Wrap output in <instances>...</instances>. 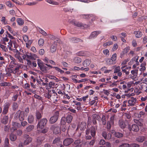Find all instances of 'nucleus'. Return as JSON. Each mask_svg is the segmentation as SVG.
<instances>
[{"mask_svg": "<svg viewBox=\"0 0 147 147\" xmlns=\"http://www.w3.org/2000/svg\"><path fill=\"white\" fill-rule=\"evenodd\" d=\"M90 133L91 136L94 138L96 134V131L95 127H91L90 129L87 128L86 131V139L87 140L90 139L92 138L91 136L88 135Z\"/></svg>", "mask_w": 147, "mask_h": 147, "instance_id": "nucleus-1", "label": "nucleus"}, {"mask_svg": "<svg viewBox=\"0 0 147 147\" xmlns=\"http://www.w3.org/2000/svg\"><path fill=\"white\" fill-rule=\"evenodd\" d=\"M37 64L40 69L43 72L46 73L49 70V69L46 66L45 64L42 62L39 59H37Z\"/></svg>", "mask_w": 147, "mask_h": 147, "instance_id": "nucleus-2", "label": "nucleus"}, {"mask_svg": "<svg viewBox=\"0 0 147 147\" xmlns=\"http://www.w3.org/2000/svg\"><path fill=\"white\" fill-rule=\"evenodd\" d=\"M37 55L35 54H32L30 53L26 52L23 54L22 57L23 59L24 60H26V57H27L28 59L32 60H34V57H36Z\"/></svg>", "mask_w": 147, "mask_h": 147, "instance_id": "nucleus-3", "label": "nucleus"}, {"mask_svg": "<svg viewBox=\"0 0 147 147\" xmlns=\"http://www.w3.org/2000/svg\"><path fill=\"white\" fill-rule=\"evenodd\" d=\"M128 106H134L136 105L137 103V100L136 98L131 97L128 101Z\"/></svg>", "mask_w": 147, "mask_h": 147, "instance_id": "nucleus-4", "label": "nucleus"}, {"mask_svg": "<svg viewBox=\"0 0 147 147\" xmlns=\"http://www.w3.org/2000/svg\"><path fill=\"white\" fill-rule=\"evenodd\" d=\"M113 67H115L114 73V74L117 73V76L119 77H121L122 75V73L121 71L120 67L119 66H114Z\"/></svg>", "mask_w": 147, "mask_h": 147, "instance_id": "nucleus-5", "label": "nucleus"}, {"mask_svg": "<svg viewBox=\"0 0 147 147\" xmlns=\"http://www.w3.org/2000/svg\"><path fill=\"white\" fill-rule=\"evenodd\" d=\"M14 118L16 119H24V116L22 112L20 113L19 112H18L15 114Z\"/></svg>", "mask_w": 147, "mask_h": 147, "instance_id": "nucleus-6", "label": "nucleus"}, {"mask_svg": "<svg viewBox=\"0 0 147 147\" xmlns=\"http://www.w3.org/2000/svg\"><path fill=\"white\" fill-rule=\"evenodd\" d=\"M101 31H95L92 32L90 36L89 37V38L92 39L96 38L98 35L101 33Z\"/></svg>", "mask_w": 147, "mask_h": 147, "instance_id": "nucleus-7", "label": "nucleus"}, {"mask_svg": "<svg viewBox=\"0 0 147 147\" xmlns=\"http://www.w3.org/2000/svg\"><path fill=\"white\" fill-rule=\"evenodd\" d=\"M73 142L74 140L72 138H67L64 140L63 142V144L64 145L67 146L69 145Z\"/></svg>", "mask_w": 147, "mask_h": 147, "instance_id": "nucleus-8", "label": "nucleus"}, {"mask_svg": "<svg viewBox=\"0 0 147 147\" xmlns=\"http://www.w3.org/2000/svg\"><path fill=\"white\" fill-rule=\"evenodd\" d=\"M47 120H39L37 125L38 127L42 129L46 124Z\"/></svg>", "mask_w": 147, "mask_h": 147, "instance_id": "nucleus-9", "label": "nucleus"}, {"mask_svg": "<svg viewBox=\"0 0 147 147\" xmlns=\"http://www.w3.org/2000/svg\"><path fill=\"white\" fill-rule=\"evenodd\" d=\"M74 143L76 144V147H86L84 146L86 144L82 142L80 140H77L74 141Z\"/></svg>", "mask_w": 147, "mask_h": 147, "instance_id": "nucleus-10", "label": "nucleus"}, {"mask_svg": "<svg viewBox=\"0 0 147 147\" xmlns=\"http://www.w3.org/2000/svg\"><path fill=\"white\" fill-rule=\"evenodd\" d=\"M10 105V103L9 102H6L4 104L3 111V113L4 114H5L7 113Z\"/></svg>", "mask_w": 147, "mask_h": 147, "instance_id": "nucleus-11", "label": "nucleus"}, {"mask_svg": "<svg viewBox=\"0 0 147 147\" xmlns=\"http://www.w3.org/2000/svg\"><path fill=\"white\" fill-rule=\"evenodd\" d=\"M127 120H119V123L120 127L121 128H124L125 127L126 125L128 124L126 122Z\"/></svg>", "mask_w": 147, "mask_h": 147, "instance_id": "nucleus-12", "label": "nucleus"}, {"mask_svg": "<svg viewBox=\"0 0 147 147\" xmlns=\"http://www.w3.org/2000/svg\"><path fill=\"white\" fill-rule=\"evenodd\" d=\"M138 56H136L135 57L133 58L130 62H129V65H132L134 63H138L137 65H139V63L138 61Z\"/></svg>", "mask_w": 147, "mask_h": 147, "instance_id": "nucleus-13", "label": "nucleus"}, {"mask_svg": "<svg viewBox=\"0 0 147 147\" xmlns=\"http://www.w3.org/2000/svg\"><path fill=\"white\" fill-rule=\"evenodd\" d=\"M57 48V45L55 43V41L53 44L51 45V51L53 53L55 52L56 51Z\"/></svg>", "mask_w": 147, "mask_h": 147, "instance_id": "nucleus-14", "label": "nucleus"}, {"mask_svg": "<svg viewBox=\"0 0 147 147\" xmlns=\"http://www.w3.org/2000/svg\"><path fill=\"white\" fill-rule=\"evenodd\" d=\"M126 82L125 81L121 82L120 83V85L119 86V88L121 89L125 90L127 88Z\"/></svg>", "mask_w": 147, "mask_h": 147, "instance_id": "nucleus-15", "label": "nucleus"}, {"mask_svg": "<svg viewBox=\"0 0 147 147\" xmlns=\"http://www.w3.org/2000/svg\"><path fill=\"white\" fill-rule=\"evenodd\" d=\"M21 53H20L17 54H14V57L16 58L17 59H18L19 61L21 63H23V59L20 56Z\"/></svg>", "mask_w": 147, "mask_h": 147, "instance_id": "nucleus-16", "label": "nucleus"}, {"mask_svg": "<svg viewBox=\"0 0 147 147\" xmlns=\"http://www.w3.org/2000/svg\"><path fill=\"white\" fill-rule=\"evenodd\" d=\"M131 129L134 131L137 132L139 130V127L137 125L134 124L132 125Z\"/></svg>", "mask_w": 147, "mask_h": 147, "instance_id": "nucleus-17", "label": "nucleus"}, {"mask_svg": "<svg viewBox=\"0 0 147 147\" xmlns=\"http://www.w3.org/2000/svg\"><path fill=\"white\" fill-rule=\"evenodd\" d=\"M106 62L107 65H111L114 64L116 62L113 61L111 58H107L106 60Z\"/></svg>", "mask_w": 147, "mask_h": 147, "instance_id": "nucleus-18", "label": "nucleus"}, {"mask_svg": "<svg viewBox=\"0 0 147 147\" xmlns=\"http://www.w3.org/2000/svg\"><path fill=\"white\" fill-rule=\"evenodd\" d=\"M12 124L13 127L11 128H12V129H13V130H16L17 128L20 125V123L14 122H13L12 123Z\"/></svg>", "mask_w": 147, "mask_h": 147, "instance_id": "nucleus-19", "label": "nucleus"}, {"mask_svg": "<svg viewBox=\"0 0 147 147\" xmlns=\"http://www.w3.org/2000/svg\"><path fill=\"white\" fill-rule=\"evenodd\" d=\"M146 139V138L144 136H139L137 138L136 140L138 142H142Z\"/></svg>", "mask_w": 147, "mask_h": 147, "instance_id": "nucleus-20", "label": "nucleus"}, {"mask_svg": "<svg viewBox=\"0 0 147 147\" xmlns=\"http://www.w3.org/2000/svg\"><path fill=\"white\" fill-rule=\"evenodd\" d=\"M114 120H110L108 121L107 124V128L108 129H110L111 127V125L114 123Z\"/></svg>", "mask_w": 147, "mask_h": 147, "instance_id": "nucleus-21", "label": "nucleus"}, {"mask_svg": "<svg viewBox=\"0 0 147 147\" xmlns=\"http://www.w3.org/2000/svg\"><path fill=\"white\" fill-rule=\"evenodd\" d=\"M71 40L73 42L76 43L79 42H82L83 40L78 38H71Z\"/></svg>", "mask_w": 147, "mask_h": 147, "instance_id": "nucleus-22", "label": "nucleus"}, {"mask_svg": "<svg viewBox=\"0 0 147 147\" xmlns=\"http://www.w3.org/2000/svg\"><path fill=\"white\" fill-rule=\"evenodd\" d=\"M131 74L133 75V76H131V78L134 79L135 77V76H137L138 73V70L135 69L131 71Z\"/></svg>", "mask_w": 147, "mask_h": 147, "instance_id": "nucleus-23", "label": "nucleus"}, {"mask_svg": "<svg viewBox=\"0 0 147 147\" xmlns=\"http://www.w3.org/2000/svg\"><path fill=\"white\" fill-rule=\"evenodd\" d=\"M60 138L59 137H58L55 138L53 141L52 144H56L57 145L58 144H60Z\"/></svg>", "mask_w": 147, "mask_h": 147, "instance_id": "nucleus-24", "label": "nucleus"}, {"mask_svg": "<svg viewBox=\"0 0 147 147\" xmlns=\"http://www.w3.org/2000/svg\"><path fill=\"white\" fill-rule=\"evenodd\" d=\"M90 61L88 59H86L83 62V65L84 67H86L90 64Z\"/></svg>", "mask_w": 147, "mask_h": 147, "instance_id": "nucleus-25", "label": "nucleus"}, {"mask_svg": "<svg viewBox=\"0 0 147 147\" xmlns=\"http://www.w3.org/2000/svg\"><path fill=\"white\" fill-rule=\"evenodd\" d=\"M134 33L135 34L136 37L137 38L141 37L142 35V32L140 31H135Z\"/></svg>", "mask_w": 147, "mask_h": 147, "instance_id": "nucleus-26", "label": "nucleus"}, {"mask_svg": "<svg viewBox=\"0 0 147 147\" xmlns=\"http://www.w3.org/2000/svg\"><path fill=\"white\" fill-rule=\"evenodd\" d=\"M17 139V137L15 134L11 133L10 135V139L12 141H15Z\"/></svg>", "mask_w": 147, "mask_h": 147, "instance_id": "nucleus-27", "label": "nucleus"}, {"mask_svg": "<svg viewBox=\"0 0 147 147\" xmlns=\"http://www.w3.org/2000/svg\"><path fill=\"white\" fill-rule=\"evenodd\" d=\"M77 75H72L71 76V78L72 80H73V82L75 83H77L78 81L76 79L77 77Z\"/></svg>", "mask_w": 147, "mask_h": 147, "instance_id": "nucleus-28", "label": "nucleus"}, {"mask_svg": "<svg viewBox=\"0 0 147 147\" xmlns=\"http://www.w3.org/2000/svg\"><path fill=\"white\" fill-rule=\"evenodd\" d=\"M74 61L75 63L78 64L81 62L82 59L79 57H75L74 58Z\"/></svg>", "mask_w": 147, "mask_h": 147, "instance_id": "nucleus-29", "label": "nucleus"}, {"mask_svg": "<svg viewBox=\"0 0 147 147\" xmlns=\"http://www.w3.org/2000/svg\"><path fill=\"white\" fill-rule=\"evenodd\" d=\"M60 131V128L58 127H55L53 130V132L54 134H57L59 133Z\"/></svg>", "mask_w": 147, "mask_h": 147, "instance_id": "nucleus-30", "label": "nucleus"}, {"mask_svg": "<svg viewBox=\"0 0 147 147\" xmlns=\"http://www.w3.org/2000/svg\"><path fill=\"white\" fill-rule=\"evenodd\" d=\"M72 24L78 27H82V24L81 23L75 21H73L72 22Z\"/></svg>", "mask_w": 147, "mask_h": 147, "instance_id": "nucleus-31", "label": "nucleus"}, {"mask_svg": "<svg viewBox=\"0 0 147 147\" xmlns=\"http://www.w3.org/2000/svg\"><path fill=\"white\" fill-rule=\"evenodd\" d=\"M33 40H30L28 41L26 43V47L27 48H30L31 47V45L32 42Z\"/></svg>", "mask_w": 147, "mask_h": 147, "instance_id": "nucleus-32", "label": "nucleus"}, {"mask_svg": "<svg viewBox=\"0 0 147 147\" xmlns=\"http://www.w3.org/2000/svg\"><path fill=\"white\" fill-rule=\"evenodd\" d=\"M32 140V138H31L26 139L24 141V144L25 145L28 144L31 142Z\"/></svg>", "mask_w": 147, "mask_h": 147, "instance_id": "nucleus-33", "label": "nucleus"}, {"mask_svg": "<svg viewBox=\"0 0 147 147\" xmlns=\"http://www.w3.org/2000/svg\"><path fill=\"white\" fill-rule=\"evenodd\" d=\"M18 107V105L17 103L16 102H13L12 103V107L13 110H17Z\"/></svg>", "mask_w": 147, "mask_h": 147, "instance_id": "nucleus-34", "label": "nucleus"}, {"mask_svg": "<svg viewBox=\"0 0 147 147\" xmlns=\"http://www.w3.org/2000/svg\"><path fill=\"white\" fill-rule=\"evenodd\" d=\"M17 22L18 24L19 25H22L24 23V21L21 18H18L17 20Z\"/></svg>", "mask_w": 147, "mask_h": 147, "instance_id": "nucleus-35", "label": "nucleus"}, {"mask_svg": "<svg viewBox=\"0 0 147 147\" xmlns=\"http://www.w3.org/2000/svg\"><path fill=\"white\" fill-rule=\"evenodd\" d=\"M48 78L49 79L55 80L57 82H58L59 81V80L55 76L52 75H49L48 76Z\"/></svg>", "mask_w": 147, "mask_h": 147, "instance_id": "nucleus-36", "label": "nucleus"}, {"mask_svg": "<svg viewBox=\"0 0 147 147\" xmlns=\"http://www.w3.org/2000/svg\"><path fill=\"white\" fill-rule=\"evenodd\" d=\"M34 128L33 125H29L26 128V131L27 132H29L31 131Z\"/></svg>", "mask_w": 147, "mask_h": 147, "instance_id": "nucleus-37", "label": "nucleus"}, {"mask_svg": "<svg viewBox=\"0 0 147 147\" xmlns=\"http://www.w3.org/2000/svg\"><path fill=\"white\" fill-rule=\"evenodd\" d=\"M115 136L116 137L120 138L123 137V134L119 132H115Z\"/></svg>", "mask_w": 147, "mask_h": 147, "instance_id": "nucleus-38", "label": "nucleus"}, {"mask_svg": "<svg viewBox=\"0 0 147 147\" xmlns=\"http://www.w3.org/2000/svg\"><path fill=\"white\" fill-rule=\"evenodd\" d=\"M103 53L104 55L107 57H108L109 55V51L107 49H105L103 51Z\"/></svg>", "mask_w": 147, "mask_h": 147, "instance_id": "nucleus-39", "label": "nucleus"}, {"mask_svg": "<svg viewBox=\"0 0 147 147\" xmlns=\"http://www.w3.org/2000/svg\"><path fill=\"white\" fill-rule=\"evenodd\" d=\"M53 68H55L56 70L58 72H59L61 74H63L64 72L63 70L57 67H53Z\"/></svg>", "mask_w": 147, "mask_h": 147, "instance_id": "nucleus-40", "label": "nucleus"}, {"mask_svg": "<svg viewBox=\"0 0 147 147\" xmlns=\"http://www.w3.org/2000/svg\"><path fill=\"white\" fill-rule=\"evenodd\" d=\"M1 22L4 25H6L8 24L6 20V18L5 17H2L1 18Z\"/></svg>", "mask_w": 147, "mask_h": 147, "instance_id": "nucleus-41", "label": "nucleus"}, {"mask_svg": "<svg viewBox=\"0 0 147 147\" xmlns=\"http://www.w3.org/2000/svg\"><path fill=\"white\" fill-rule=\"evenodd\" d=\"M22 65L21 64H17L16 66V68L14 69L15 71L19 72L20 68L21 67Z\"/></svg>", "mask_w": 147, "mask_h": 147, "instance_id": "nucleus-42", "label": "nucleus"}, {"mask_svg": "<svg viewBox=\"0 0 147 147\" xmlns=\"http://www.w3.org/2000/svg\"><path fill=\"white\" fill-rule=\"evenodd\" d=\"M58 113L57 112L50 119H58Z\"/></svg>", "mask_w": 147, "mask_h": 147, "instance_id": "nucleus-43", "label": "nucleus"}, {"mask_svg": "<svg viewBox=\"0 0 147 147\" xmlns=\"http://www.w3.org/2000/svg\"><path fill=\"white\" fill-rule=\"evenodd\" d=\"M117 54L115 53H114L112 55L111 59L113 60V61L116 62L115 61L117 59Z\"/></svg>", "mask_w": 147, "mask_h": 147, "instance_id": "nucleus-44", "label": "nucleus"}, {"mask_svg": "<svg viewBox=\"0 0 147 147\" xmlns=\"http://www.w3.org/2000/svg\"><path fill=\"white\" fill-rule=\"evenodd\" d=\"M119 147H130V144L128 143H124L120 145Z\"/></svg>", "mask_w": 147, "mask_h": 147, "instance_id": "nucleus-45", "label": "nucleus"}, {"mask_svg": "<svg viewBox=\"0 0 147 147\" xmlns=\"http://www.w3.org/2000/svg\"><path fill=\"white\" fill-rule=\"evenodd\" d=\"M93 119H99L100 118V116L98 115L94 114L92 115Z\"/></svg>", "mask_w": 147, "mask_h": 147, "instance_id": "nucleus-46", "label": "nucleus"}, {"mask_svg": "<svg viewBox=\"0 0 147 147\" xmlns=\"http://www.w3.org/2000/svg\"><path fill=\"white\" fill-rule=\"evenodd\" d=\"M36 118L38 119H40L42 117L41 114L38 111H37L36 112Z\"/></svg>", "mask_w": 147, "mask_h": 147, "instance_id": "nucleus-47", "label": "nucleus"}, {"mask_svg": "<svg viewBox=\"0 0 147 147\" xmlns=\"http://www.w3.org/2000/svg\"><path fill=\"white\" fill-rule=\"evenodd\" d=\"M0 47L5 52H7L8 51V49L6 46L4 45H0Z\"/></svg>", "mask_w": 147, "mask_h": 147, "instance_id": "nucleus-48", "label": "nucleus"}, {"mask_svg": "<svg viewBox=\"0 0 147 147\" xmlns=\"http://www.w3.org/2000/svg\"><path fill=\"white\" fill-rule=\"evenodd\" d=\"M77 55L79 56H85L86 54L82 51H80L77 53Z\"/></svg>", "mask_w": 147, "mask_h": 147, "instance_id": "nucleus-49", "label": "nucleus"}, {"mask_svg": "<svg viewBox=\"0 0 147 147\" xmlns=\"http://www.w3.org/2000/svg\"><path fill=\"white\" fill-rule=\"evenodd\" d=\"M45 139V138L44 137H42V139H41L40 137H39L38 138V139H37V141L38 142H39V144H41L42 142Z\"/></svg>", "mask_w": 147, "mask_h": 147, "instance_id": "nucleus-50", "label": "nucleus"}, {"mask_svg": "<svg viewBox=\"0 0 147 147\" xmlns=\"http://www.w3.org/2000/svg\"><path fill=\"white\" fill-rule=\"evenodd\" d=\"M44 43V40L43 39L40 38L38 41V44L40 46H42Z\"/></svg>", "mask_w": 147, "mask_h": 147, "instance_id": "nucleus-51", "label": "nucleus"}, {"mask_svg": "<svg viewBox=\"0 0 147 147\" xmlns=\"http://www.w3.org/2000/svg\"><path fill=\"white\" fill-rule=\"evenodd\" d=\"M7 27L9 31L12 33L13 35H15V34L13 33V31L12 30L11 28L9 26H7Z\"/></svg>", "mask_w": 147, "mask_h": 147, "instance_id": "nucleus-52", "label": "nucleus"}, {"mask_svg": "<svg viewBox=\"0 0 147 147\" xmlns=\"http://www.w3.org/2000/svg\"><path fill=\"white\" fill-rule=\"evenodd\" d=\"M130 147H139L140 146L138 144L134 143L130 144Z\"/></svg>", "mask_w": 147, "mask_h": 147, "instance_id": "nucleus-53", "label": "nucleus"}, {"mask_svg": "<svg viewBox=\"0 0 147 147\" xmlns=\"http://www.w3.org/2000/svg\"><path fill=\"white\" fill-rule=\"evenodd\" d=\"M39 31L41 34H42L43 35L45 36H47L48 35L47 33L44 31L42 29H40Z\"/></svg>", "mask_w": 147, "mask_h": 147, "instance_id": "nucleus-54", "label": "nucleus"}, {"mask_svg": "<svg viewBox=\"0 0 147 147\" xmlns=\"http://www.w3.org/2000/svg\"><path fill=\"white\" fill-rule=\"evenodd\" d=\"M89 79L87 78L82 79L80 80H79L78 81V83H80L82 82H85L88 81Z\"/></svg>", "mask_w": 147, "mask_h": 147, "instance_id": "nucleus-55", "label": "nucleus"}, {"mask_svg": "<svg viewBox=\"0 0 147 147\" xmlns=\"http://www.w3.org/2000/svg\"><path fill=\"white\" fill-rule=\"evenodd\" d=\"M118 47V45L117 44L115 43L112 49V50L113 51H114L116 50Z\"/></svg>", "mask_w": 147, "mask_h": 147, "instance_id": "nucleus-56", "label": "nucleus"}, {"mask_svg": "<svg viewBox=\"0 0 147 147\" xmlns=\"http://www.w3.org/2000/svg\"><path fill=\"white\" fill-rule=\"evenodd\" d=\"M48 37L52 40H55L56 38L53 35H52L50 34H49L48 35Z\"/></svg>", "mask_w": 147, "mask_h": 147, "instance_id": "nucleus-57", "label": "nucleus"}, {"mask_svg": "<svg viewBox=\"0 0 147 147\" xmlns=\"http://www.w3.org/2000/svg\"><path fill=\"white\" fill-rule=\"evenodd\" d=\"M82 17L85 19H88L90 18V16L89 15H82Z\"/></svg>", "mask_w": 147, "mask_h": 147, "instance_id": "nucleus-58", "label": "nucleus"}, {"mask_svg": "<svg viewBox=\"0 0 147 147\" xmlns=\"http://www.w3.org/2000/svg\"><path fill=\"white\" fill-rule=\"evenodd\" d=\"M18 97V94H16L14 95L12 98V100L14 101H16L17 100Z\"/></svg>", "mask_w": 147, "mask_h": 147, "instance_id": "nucleus-59", "label": "nucleus"}, {"mask_svg": "<svg viewBox=\"0 0 147 147\" xmlns=\"http://www.w3.org/2000/svg\"><path fill=\"white\" fill-rule=\"evenodd\" d=\"M30 85L28 83H26L24 84V88L25 89H28V88H30Z\"/></svg>", "mask_w": 147, "mask_h": 147, "instance_id": "nucleus-60", "label": "nucleus"}, {"mask_svg": "<svg viewBox=\"0 0 147 147\" xmlns=\"http://www.w3.org/2000/svg\"><path fill=\"white\" fill-rule=\"evenodd\" d=\"M23 39L25 42H27L28 40V36L26 35H24L23 36Z\"/></svg>", "mask_w": 147, "mask_h": 147, "instance_id": "nucleus-61", "label": "nucleus"}, {"mask_svg": "<svg viewBox=\"0 0 147 147\" xmlns=\"http://www.w3.org/2000/svg\"><path fill=\"white\" fill-rule=\"evenodd\" d=\"M6 4L9 7H11L12 4L10 1H7L6 3Z\"/></svg>", "mask_w": 147, "mask_h": 147, "instance_id": "nucleus-62", "label": "nucleus"}, {"mask_svg": "<svg viewBox=\"0 0 147 147\" xmlns=\"http://www.w3.org/2000/svg\"><path fill=\"white\" fill-rule=\"evenodd\" d=\"M45 53V51L44 49H41L39 51V53L40 55H42Z\"/></svg>", "mask_w": 147, "mask_h": 147, "instance_id": "nucleus-63", "label": "nucleus"}, {"mask_svg": "<svg viewBox=\"0 0 147 147\" xmlns=\"http://www.w3.org/2000/svg\"><path fill=\"white\" fill-rule=\"evenodd\" d=\"M9 140L7 138H6L5 141V145H9Z\"/></svg>", "mask_w": 147, "mask_h": 147, "instance_id": "nucleus-64", "label": "nucleus"}]
</instances>
